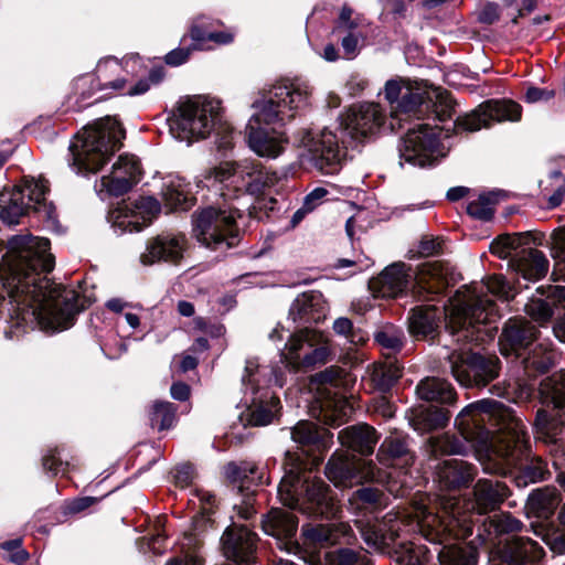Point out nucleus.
<instances>
[{
    "label": "nucleus",
    "mask_w": 565,
    "mask_h": 565,
    "mask_svg": "<svg viewBox=\"0 0 565 565\" xmlns=\"http://www.w3.org/2000/svg\"><path fill=\"white\" fill-rule=\"evenodd\" d=\"M50 241L30 234L9 241L8 253L0 263V302L10 299L15 324L40 327L46 331L70 328L75 316L85 309V299L46 279L54 267Z\"/></svg>",
    "instance_id": "f257e3e1"
},
{
    "label": "nucleus",
    "mask_w": 565,
    "mask_h": 565,
    "mask_svg": "<svg viewBox=\"0 0 565 565\" xmlns=\"http://www.w3.org/2000/svg\"><path fill=\"white\" fill-rule=\"evenodd\" d=\"M456 426L487 471L507 475L527 455L523 420L500 402L482 399L468 405L457 416Z\"/></svg>",
    "instance_id": "f03ea898"
},
{
    "label": "nucleus",
    "mask_w": 565,
    "mask_h": 565,
    "mask_svg": "<svg viewBox=\"0 0 565 565\" xmlns=\"http://www.w3.org/2000/svg\"><path fill=\"white\" fill-rule=\"evenodd\" d=\"M311 87L302 79H281L268 90L246 131L250 149L260 157L276 158L285 149V132L270 125H284L297 110L309 105Z\"/></svg>",
    "instance_id": "7ed1b4c3"
},
{
    "label": "nucleus",
    "mask_w": 565,
    "mask_h": 565,
    "mask_svg": "<svg viewBox=\"0 0 565 565\" xmlns=\"http://www.w3.org/2000/svg\"><path fill=\"white\" fill-rule=\"evenodd\" d=\"M503 300L514 297L515 291L502 275L489 276L482 284H476L456 292L445 307L447 328L458 343H480L491 337L486 326L499 317L495 302L489 295Z\"/></svg>",
    "instance_id": "20e7f679"
},
{
    "label": "nucleus",
    "mask_w": 565,
    "mask_h": 565,
    "mask_svg": "<svg viewBox=\"0 0 565 565\" xmlns=\"http://www.w3.org/2000/svg\"><path fill=\"white\" fill-rule=\"evenodd\" d=\"M509 494L504 482L480 479L473 488V502L456 497L445 498L440 512L422 509L418 524L429 540H436L446 532L457 539H466L472 534L477 515L498 509Z\"/></svg>",
    "instance_id": "39448f33"
},
{
    "label": "nucleus",
    "mask_w": 565,
    "mask_h": 565,
    "mask_svg": "<svg viewBox=\"0 0 565 565\" xmlns=\"http://www.w3.org/2000/svg\"><path fill=\"white\" fill-rule=\"evenodd\" d=\"M422 509H428L425 505H418L414 509L412 520L406 521L399 513H387L382 520H356L355 524L365 544L375 552L390 555L396 565H436L434 554L425 545L415 544L414 542L399 541L402 534L409 530H416L426 537L424 530L418 524ZM452 533L446 532L433 543H444Z\"/></svg>",
    "instance_id": "423d86ee"
},
{
    "label": "nucleus",
    "mask_w": 565,
    "mask_h": 565,
    "mask_svg": "<svg viewBox=\"0 0 565 565\" xmlns=\"http://www.w3.org/2000/svg\"><path fill=\"white\" fill-rule=\"evenodd\" d=\"M285 475L278 486L280 502L291 509H298L308 516L334 518L340 505L331 494L329 486L297 454L286 452Z\"/></svg>",
    "instance_id": "0eeeda50"
},
{
    "label": "nucleus",
    "mask_w": 565,
    "mask_h": 565,
    "mask_svg": "<svg viewBox=\"0 0 565 565\" xmlns=\"http://www.w3.org/2000/svg\"><path fill=\"white\" fill-rule=\"evenodd\" d=\"M280 180V175L256 161H225L205 169L198 178L199 188H206L225 201H236L246 193L259 194Z\"/></svg>",
    "instance_id": "6e6552de"
},
{
    "label": "nucleus",
    "mask_w": 565,
    "mask_h": 565,
    "mask_svg": "<svg viewBox=\"0 0 565 565\" xmlns=\"http://www.w3.org/2000/svg\"><path fill=\"white\" fill-rule=\"evenodd\" d=\"M384 97L392 105L393 120L408 121L434 115L439 121L450 119L455 113V100L440 88L405 78H392L384 86Z\"/></svg>",
    "instance_id": "1a4fd4ad"
},
{
    "label": "nucleus",
    "mask_w": 565,
    "mask_h": 565,
    "mask_svg": "<svg viewBox=\"0 0 565 565\" xmlns=\"http://www.w3.org/2000/svg\"><path fill=\"white\" fill-rule=\"evenodd\" d=\"M125 130L113 117L97 119L78 132L70 145L72 167L77 173L97 172L121 147Z\"/></svg>",
    "instance_id": "9d476101"
},
{
    "label": "nucleus",
    "mask_w": 565,
    "mask_h": 565,
    "mask_svg": "<svg viewBox=\"0 0 565 565\" xmlns=\"http://www.w3.org/2000/svg\"><path fill=\"white\" fill-rule=\"evenodd\" d=\"M216 129L221 136L217 145L222 150L233 147V131L228 124L222 121L218 100L196 96L183 102L179 107V116L171 125L175 138L191 143L206 138Z\"/></svg>",
    "instance_id": "9b49d317"
},
{
    "label": "nucleus",
    "mask_w": 565,
    "mask_h": 565,
    "mask_svg": "<svg viewBox=\"0 0 565 565\" xmlns=\"http://www.w3.org/2000/svg\"><path fill=\"white\" fill-rule=\"evenodd\" d=\"M415 278L419 291L438 295L449 284L448 269L438 262L425 263L416 276L412 268L404 263L387 266L377 277L369 282V288L376 298H396L403 295L412 279Z\"/></svg>",
    "instance_id": "f8f14e48"
},
{
    "label": "nucleus",
    "mask_w": 565,
    "mask_h": 565,
    "mask_svg": "<svg viewBox=\"0 0 565 565\" xmlns=\"http://www.w3.org/2000/svg\"><path fill=\"white\" fill-rule=\"evenodd\" d=\"M223 201V205L207 206L193 214L195 237L212 249L232 247L238 237L236 218L242 217L244 210L236 201Z\"/></svg>",
    "instance_id": "ddd939ff"
},
{
    "label": "nucleus",
    "mask_w": 565,
    "mask_h": 565,
    "mask_svg": "<svg viewBox=\"0 0 565 565\" xmlns=\"http://www.w3.org/2000/svg\"><path fill=\"white\" fill-rule=\"evenodd\" d=\"M530 244L529 232L503 234L490 244V252L500 258L511 257L512 269L525 280L535 281L546 275L548 260L541 250L532 248Z\"/></svg>",
    "instance_id": "4468645a"
},
{
    "label": "nucleus",
    "mask_w": 565,
    "mask_h": 565,
    "mask_svg": "<svg viewBox=\"0 0 565 565\" xmlns=\"http://www.w3.org/2000/svg\"><path fill=\"white\" fill-rule=\"evenodd\" d=\"M47 191L46 180L25 179L22 184L14 186L8 201L1 206L0 218L9 225L18 224L20 217L28 214L30 210L47 220L54 218V206L45 199Z\"/></svg>",
    "instance_id": "2eb2a0df"
},
{
    "label": "nucleus",
    "mask_w": 565,
    "mask_h": 565,
    "mask_svg": "<svg viewBox=\"0 0 565 565\" xmlns=\"http://www.w3.org/2000/svg\"><path fill=\"white\" fill-rule=\"evenodd\" d=\"M450 371L457 382L466 387L486 386L499 375V359L481 355L470 349H455L448 355Z\"/></svg>",
    "instance_id": "dca6fc26"
},
{
    "label": "nucleus",
    "mask_w": 565,
    "mask_h": 565,
    "mask_svg": "<svg viewBox=\"0 0 565 565\" xmlns=\"http://www.w3.org/2000/svg\"><path fill=\"white\" fill-rule=\"evenodd\" d=\"M330 353L328 339L321 332L306 328L290 337L281 359L287 366L298 371L326 363Z\"/></svg>",
    "instance_id": "f3484780"
},
{
    "label": "nucleus",
    "mask_w": 565,
    "mask_h": 565,
    "mask_svg": "<svg viewBox=\"0 0 565 565\" xmlns=\"http://www.w3.org/2000/svg\"><path fill=\"white\" fill-rule=\"evenodd\" d=\"M390 106L392 107L391 104ZM403 122L401 121L399 125L398 120H393L391 115L387 124V117L379 104L364 103L350 108L342 118L341 127L342 131L352 140L362 142L373 138L381 130L394 131L397 128H402Z\"/></svg>",
    "instance_id": "a211bd4d"
},
{
    "label": "nucleus",
    "mask_w": 565,
    "mask_h": 565,
    "mask_svg": "<svg viewBox=\"0 0 565 565\" xmlns=\"http://www.w3.org/2000/svg\"><path fill=\"white\" fill-rule=\"evenodd\" d=\"M347 376L348 373L343 369L330 366L312 377L321 395L334 390L333 396L326 397L320 404L319 419L326 425L339 426L352 412L351 405L339 394L347 385Z\"/></svg>",
    "instance_id": "6ab92c4d"
},
{
    "label": "nucleus",
    "mask_w": 565,
    "mask_h": 565,
    "mask_svg": "<svg viewBox=\"0 0 565 565\" xmlns=\"http://www.w3.org/2000/svg\"><path fill=\"white\" fill-rule=\"evenodd\" d=\"M273 374L267 367H262L256 359L246 361L245 373L243 375V385L250 390V394L255 395L263 385H267L271 379H265ZM249 407V424L253 426H265L273 422L280 409V401L275 396L262 395L258 399L253 396Z\"/></svg>",
    "instance_id": "aec40b11"
},
{
    "label": "nucleus",
    "mask_w": 565,
    "mask_h": 565,
    "mask_svg": "<svg viewBox=\"0 0 565 565\" xmlns=\"http://www.w3.org/2000/svg\"><path fill=\"white\" fill-rule=\"evenodd\" d=\"M439 132L427 124L409 128L398 147L399 158L414 167H429L441 157Z\"/></svg>",
    "instance_id": "412c9836"
},
{
    "label": "nucleus",
    "mask_w": 565,
    "mask_h": 565,
    "mask_svg": "<svg viewBox=\"0 0 565 565\" xmlns=\"http://www.w3.org/2000/svg\"><path fill=\"white\" fill-rule=\"evenodd\" d=\"M300 146L307 151L312 167L322 174H334L340 169L342 152L337 136L327 129L319 132L302 131Z\"/></svg>",
    "instance_id": "4be33fe9"
},
{
    "label": "nucleus",
    "mask_w": 565,
    "mask_h": 565,
    "mask_svg": "<svg viewBox=\"0 0 565 565\" xmlns=\"http://www.w3.org/2000/svg\"><path fill=\"white\" fill-rule=\"evenodd\" d=\"M521 119V106L512 100H488L469 114L458 116L454 122V130L477 131L482 127H490L494 122L504 120L518 121Z\"/></svg>",
    "instance_id": "5701e85b"
},
{
    "label": "nucleus",
    "mask_w": 565,
    "mask_h": 565,
    "mask_svg": "<svg viewBox=\"0 0 565 565\" xmlns=\"http://www.w3.org/2000/svg\"><path fill=\"white\" fill-rule=\"evenodd\" d=\"M126 71L122 64L114 57L100 61L95 74H86L75 81V89L83 99L89 98L94 93L108 90L126 94Z\"/></svg>",
    "instance_id": "b1692460"
},
{
    "label": "nucleus",
    "mask_w": 565,
    "mask_h": 565,
    "mask_svg": "<svg viewBox=\"0 0 565 565\" xmlns=\"http://www.w3.org/2000/svg\"><path fill=\"white\" fill-rule=\"evenodd\" d=\"M326 475L335 487L351 488L376 478L377 470L371 460L334 454L327 463Z\"/></svg>",
    "instance_id": "393cba45"
},
{
    "label": "nucleus",
    "mask_w": 565,
    "mask_h": 565,
    "mask_svg": "<svg viewBox=\"0 0 565 565\" xmlns=\"http://www.w3.org/2000/svg\"><path fill=\"white\" fill-rule=\"evenodd\" d=\"M142 170L134 154H121L113 164L109 174L102 177L99 191L119 196L127 193L141 179Z\"/></svg>",
    "instance_id": "a878e982"
},
{
    "label": "nucleus",
    "mask_w": 565,
    "mask_h": 565,
    "mask_svg": "<svg viewBox=\"0 0 565 565\" xmlns=\"http://www.w3.org/2000/svg\"><path fill=\"white\" fill-rule=\"evenodd\" d=\"M542 332L524 318H511L507 321L499 339L500 352L504 356L520 359L532 347Z\"/></svg>",
    "instance_id": "bb28decb"
},
{
    "label": "nucleus",
    "mask_w": 565,
    "mask_h": 565,
    "mask_svg": "<svg viewBox=\"0 0 565 565\" xmlns=\"http://www.w3.org/2000/svg\"><path fill=\"white\" fill-rule=\"evenodd\" d=\"M160 212V203L152 196H140L119 209L114 226L121 232H140L148 226Z\"/></svg>",
    "instance_id": "cd10ccee"
},
{
    "label": "nucleus",
    "mask_w": 565,
    "mask_h": 565,
    "mask_svg": "<svg viewBox=\"0 0 565 565\" xmlns=\"http://www.w3.org/2000/svg\"><path fill=\"white\" fill-rule=\"evenodd\" d=\"M535 428L539 438H543L544 441L553 445L551 455L553 467L557 471L556 480L565 492V446L557 439L562 431V420L559 417L550 414L545 408H541L536 413Z\"/></svg>",
    "instance_id": "c85d7f7f"
},
{
    "label": "nucleus",
    "mask_w": 565,
    "mask_h": 565,
    "mask_svg": "<svg viewBox=\"0 0 565 565\" xmlns=\"http://www.w3.org/2000/svg\"><path fill=\"white\" fill-rule=\"evenodd\" d=\"M544 550L537 542L513 536L502 550L490 557V565H541Z\"/></svg>",
    "instance_id": "c756f323"
},
{
    "label": "nucleus",
    "mask_w": 565,
    "mask_h": 565,
    "mask_svg": "<svg viewBox=\"0 0 565 565\" xmlns=\"http://www.w3.org/2000/svg\"><path fill=\"white\" fill-rule=\"evenodd\" d=\"M233 468L235 478L239 480L238 491L241 494V502L234 505L237 514L243 520H249L256 514L255 509V491L249 490V484L255 486L268 483V478L264 479V473L258 471V467L253 462H243L239 467L230 466Z\"/></svg>",
    "instance_id": "7c9ffc66"
},
{
    "label": "nucleus",
    "mask_w": 565,
    "mask_h": 565,
    "mask_svg": "<svg viewBox=\"0 0 565 565\" xmlns=\"http://www.w3.org/2000/svg\"><path fill=\"white\" fill-rule=\"evenodd\" d=\"M222 548L225 557L235 563H248L256 548V534L248 527L233 524L222 536Z\"/></svg>",
    "instance_id": "2f4dec72"
},
{
    "label": "nucleus",
    "mask_w": 565,
    "mask_h": 565,
    "mask_svg": "<svg viewBox=\"0 0 565 565\" xmlns=\"http://www.w3.org/2000/svg\"><path fill=\"white\" fill-rule=\"evenodd\" d=\"M530 376L546 373L558 359V353L550 337L537 335L536 341L520 358Z\"/></svg>",
    "instance_id": "473e14b6"
},
{
    "label": "nucleus",
    "mask_w": 565,
    "mask_h": 565,
    "mask_svg": "<svg viewBox=\"0 0 565 565\" xmlns=\"http://www.w3.org/2000/svg\"><path fill=\"white\" fill-rule=\"evenodd\" d=\"M184 248V235H159L148 244L140 260L143 265H152L161 260L177 264L182 258Z\"/></svg>",
    "instance_id": "72a5a7b5"
},
{
    "label": "nucleus",
    "mask_w": 565,
    "mask_h": 565,
    "mask_svg": "<svg viewBox=\"0 0 565 565\" xmlns=\"http://www.w3.org/2000/svg\"><path fill=\"white\" fill-rule=\"evenodd\" d=\"M302 534L307 542L328 546L333 544H351L354 540L352 527L348 523L306 524L302 526Z\"/></svg>",
    "instance_id": "f704fd0d"
},
{
    "label": "nucleus",
    "mask_w": 565,
    "mask_h": 565,
    "mask_svg": "<svg viewBox=\"0 0 565 565\" xmlns=\"http://www.w3.org/2000/svg\"><path fill=\"white\" fill-rule=\"evenodd\" d=\"M289 317L299 324L318 323L326 318V301L319 291L303 292L292 302Z\"/></svg>",
    "instance_id": "c9c22d12"
},
{
    "label": "nucleus",
    "mask_w": 565,
    "mask_h": 565,
    "mask_svg": "<svg viewBox=\"0 0 565 565\" xmlns=\"http://www.w3.org/2000/svg\"><path fill=\"white\" fill-rule=\"evenodd\" d=\"M338 439L340 444L361 455H370L379 440L375 429L366 424L354 425L342 429Z\"/></svg>",
    "instance_id": "e433bc0d"
},
{
    "label": "nucleus",
    "mask_w": 565,
    "mask_h": 565,
    "mask_svg": "<svg viewBox=\"0 0 565 565\" xmlns=\"http://www.w3.org/2000/svg\"><path fill=\"white\" fill-rule=\"evenodd\" d=\"M441 311L435 306H419L413 309L409 331L420 338H434L439 328Z\"/></svg>",
    "instance_id": "4c0bfd02"
},
{
    "label": "nucleus",
    "mask_w": 565,
    "mask_h": 565,
    "mask_svg": "<svg viewBox=\"0 0 565 565\" xmlns=\"http://www.w3.org/2000/svg\"><path fill=\"white\" fill-rule=\"evenodd\" d=\"M264 532L277 539H291L298 527L297 516L281 509H271L262 521Z\"/></svg>",
    "instance_id": "58836bf2"
},
{
    "label": "nucleus",
    "mask_w": 565,
    "mask_h": 565,
    "mask_svg": "<svg viewBox=\"0 0 565 565\" xmlns=\"http://www.w3.org/2000/svg\"><path fill=\"white\" fill-rule=\"evenodd\" d=\"M416 393L420 399L441 404H452L457 398L451 384L435 376L422 380L416 387Z\"/></svg>",
    "instance_id": "ea45409f"
},
{
    "label": "nucleus",
    "mask_w": 565,
    "mask_h": 565,
    "mask_svg": "<svg viewBox=\"0 0 565 565\" xmlns=\"http://www.w3.org/2000/svg\"><path fill=\"white\" fill-rule=\"evenodd\" d=\"M476 468L459 459H448L439 469V480L448 488L467 486L475 476Z\"/></svg>",
    "instance_id": "a19ab883"
},
{
    "label": "nucleus",
    "mask_w": 565,
    "mask_h": 565,
    "mask_svg": "<svg viewBox=\"0 0 565 565\" xmlns=\"http://www.w3.org/2000/svg\"><path fill=\"white\" fill-rule=\"evenodd\" d=\"M435 554L440 565H476L479 555L473 542L445 544L441 548H436Z\"/></svg>",
    "instance_id": "79ce46f5"
},
{
    "label": "nucleus",
    "mask_w": 565,
    "mask_h": 565,
    "mask_svg": "<svg viewBox=\"0 0 565 565\" xmlns=\"http://www.w3.org/2000/svg\"><path fill=\"white\" fill-rule=\"evenodd\" d=\"M541 403L554 409H565V371L542 380L539 387Z\"/></svg>",
    "instance_id": "37998d69"
},
{
    "label": "nucleus",
    "mask_w": 565,
    "mask_h": 565,
    "mask_svg": "<svg viewBox=\"0 0 565 565\" xmlns=\"http://www.w3.org/2000/svg\"><path fill=\"white\" fill-rule=\"evenodd\" d=\"M376 458L385 467L407 466L413 461L406 441L394 437L386 438L381 444Z\"/></svg>",
    "instance_id": "c03bdc74"
},
{
    "label": "nucleus",
    "mask_w": 565,
    "mask_h": 565,
    "mask_svg": "<svg viewBox=\"0 0 565 565\" xmlns=\"http://www.w3.org/2000/svg\"><path fill=\"white\" fill-rule=\"evenodd\" d=\"M561 495L555 487L534 490L526 502V509L537 518H548L557 508Z\"/></svg>",
    "instance_id": "a18cd8bd"
},
{
    "label": "nucleus",
    "mask_w": 565,
    "mask_h": 565,
    "mask_svg": "<svg viewBox=\"0 0 565 565\" xmlns=\"http://www.w3.org/2000/svg\"><path fill=\"white\" fill-rule=\"evenodd\" d=\"M522 523L508 513H501L484 521L478 526L477 539L479 544H484L491 540L492 533L495 536L501 534L515 533L521 530Z\"/></svg>",
    "instance_id": "49530a36"
},
{
    "label": "nucleus",
    "mask_w": 565,
    "mask_h": 565,
    "mask_svg": "<svg viewBox=\"0 0 565 565\" xmlns=\"http://www.w3.org/2000/svg\"><path fill=\"white\" fill-rule=\"evenodd\" d=\"M332 436L327 429L306 420L299 422L291 429L292 440L301 446L316 445L318 448H327Z\"/></svg>",
    "instance_id": "de8ad7c7"
},
{
    "label": "nucleus",
    "mask_w": 565,
    "mask_h": 565,
    "mask_svg": "<svg viewBox=\"0 0 565 565\" xmlns=\"http://www.w3.org/2000/svg\"><path fill=\"white\" fill-rule=\"evenodd\" d=\"M402 375V366L396 360L387 359L375 363L371 371V381L380 392H387Z\"/></svg>",
    "instance_id": "09e8293b"
},
{
    "label": "nucleus",
    "mask_w": 565,
    "mask_h": 565,
    "mask_svg": "<svg viewBox=\"0 0 565 565\" xmlns=\"http://www.w3.org/2000/svg\"><path fill=\"white\" fill-rule=\"evenodd\" d=\"M162 195L166 204L171 209L188 210L190 207V192L188 184L180 178H172L164 183Z\"/></svg>",
    "instance_id": "8fccbe9b"
},
{
    "label": "nucleus",
    "mask_w": 565,
    "mask_h": 565,
    "mask_svg": "<svg viewBox=\"0 0 565 565\" xmlns=\"http://www.w3.org/2000/svg\"><path fill=\"white\" fill-rule=\"evenodd\" d=\"M449 418L450 416L448 411L437 407H428L420 411L414 417L413 425L416 430L426 433L445 427L449 422Z\"/></svg>",
    "instance_id": "3c124183"
},
{
    "label": "nucleus",
    "mask_w": 565,
    "mask_h": 565,
    "mask_svg": "<svg viewBox=\"0 0 565 565\" xmlns=\"http://www.w3.org/2000/svg\"><path fill=\"white\" fill-rule=\"evenodd\" d=\"M179 544L182 556L169 561L167 565H203L204 559L200 554L201 542L195 534H184Z\"/></svg>",
    "instance_id": "603ef678"
},
{
    "label": "nucleus",
    "mask_w": 565,
    "mask_h": 565,
    "mask_svg": "<svg viewBox=\"0 0 565 565\" xmlns=\"http://www.w3.org/2000/svg\"><path fill=\"white\" fill-rule=\"evenodd\" d=\"M326 565H373L367 552L363 548H339L326 555Z\"/></svg>",
    "instance_id": "864d4df0"
},
{
    "label": "nucleus",
    "mask_w": 565,
    "mask_h": 565,
    "mask_svg": "<svg viewBox=\"0 0 565 565\" xmlns=\"http://www.w3.org/2000/svg\"><path fill=\"white\" fill-rule=\"evenodd\" d=\"M404 339L405 337L403 330L392 324L383 327L374 334L375 342L383 350L387 351V359H390L391 354H395L403 349Z\"/></svg>",
    "instance_id": "5fc2aeb1"
},
{
    "label": "nucleus",
    "mask_w": 565,
    "mask_h": 565,
    "mask_svg": "<svg viewBox=\"0 0 565 565\" xmlns=\"http://www.w3.org/2000/svg\"><path fill=\"white\" fill-rule=\"evenodd\" d=\"M548 475L546 462L539 457H534L522 468L515 481L519 487H525L529 483L544 480Z\"/></svg>",
    "instance_id": "6e6d98bb"
},
{
    "label": "nucleus",
    "mask_w": 565,
    "mask_h": 565,
    "mask_svg": "<svg viewBox=\"0 0 565 565\" xmlns=\"http://www.w3.org/2000/svg\"><path fill=\"white\" fill-rule=\"evenodd\" d=\"M383 492L376 488L365 487L356 490L350 502L359 510L375 511L383 504Z\"/></svg>",
    "instance_id": "4d7b16f0"
},
{
    "label": "nucleus",
    "mask_w": 565,
    "mask_h": 565,
    "mask_svg": "<svg viewBox=\"0 0 565 565\" xmlns=\"http://www.w3.org/2000/svg\"><path fill=\"white\" fill-rule=\"evenodd\" d=\"M497 198L494 194H481L467 205L468 214L477 220L489 221L494 214Z\"/></svg>",
    "instance_id": "13d9d810"
},
{
    "label": "nucleus",
    "mask_w": 565,
    "mask_h": 565,
    "mask_svg": "<svg viewBox=\"0 0 565 565\" xmlns=\"http://www.w3.org/2000/svg\"><path fill=\"white\" fill-rule=\"evenodd\" d=\"M190 35L193 41L194 50H204L205 42L207 41L217 44H227L233 41V34L230 32H207L196 24L191 28Z\"/></svg>",
    "instance_id": "bf43d9fd"
},
{
    "label": "nucleus",
    "mask_w": 565,
    "mask_h": 565,
    "mask_svg": "<svg viewBox=\"0 0 565 565\" xmlns=\"http://www.w3.org/2000/svg\"><path fill=\"white\" fill-rule=\"evenodd\" d=\"M175 406L169 402H156L152 407L150 420L159 429L170 428L175 419Z\"/></svg>",
    "instance_id": "052dcab7"
},
{
    "label": "nucleus",
    "mask_w": 565,
    "mask_h": 565,
    "mask_svg": "<svg viewBox=\"0 0 565 565\" xmlns=\"http://www.w3.org/2000/svg\"><path fill=\"white\" fill-rule=\"evenodd\" d=\"M429 446L434 455L438 454H463L466 446L458 438L449 435L431 437Z\"/></svg>",
    "instance_id": "680f3d73"
},
{
    "label": "nucleus",
    "mask_w": 565,
    "mask_h": 565,
    "mask_svg": "<svg viewBox=\"0 0 565 565\" xmlns=\"http://www.w3.org/2000/svg\"><path fill=\"white\" fill-rule=\"evenodd\" d=\"M525 312L533 320L543 324L553 317V302L546 299L532 298L525 305Z\"/></svg>",
    "instance_id": "e2e57ef3"
},
{
    "label": "nucleus",
    "mask_w": 565,
    "mask_h": 565,
    "mask_svg": "<svg viewBox=\"0 0 565 565\" xmlns=\"http://www.w3.org/2000/svg\"><path fill=\"white\" fill-rule=\"evenodd\" d=\"M333 331L338 335L344 337L349 342L353 344L361 343L365 340V335L359 330L353 328V323L350 319L340 317L333 322Z\"/></svg>",
    "instance_id": "0e129e2a"
},
{
    "label": "nucleus",
    "mask_w": 565,
    "mask_h": 565,
    "mask_svg": "<svg viewBox=\"0 0 565 565\" xmlns=\"http://www.w3.org/2000/svg\"><path fill=\"white\" fill-rule=\"evenodd\" d=\"M164 76L163 67H153L149 73L148 79H140L135 85L127 88L126 95L136 96L149 90L151 84H158Z\"/></svg>",
    "instance_id": "69168bd1"
},
{
    "label": "nucleus",
    "mask_w": 565,
    "mask_h": 565,
    "mask_svg": "<svg viewBox=\"0 0 565 565\" xmlns=\"http://www.w3.org/2000/svg\"><path fill=\"white\" fill-rule=\"evenodd\" d=\"M352 15V8L344 4L340 11L334 32H353L359 26V20Z\"/></svg>",
    "instance_id": "338daca9"
},
{
    "label": "nucleus",
    "mask_w": 565,
    "mask_h": 565,
    "mask_svg": "<svg viewBox=\"0 0 565 565\" xmlns=\"http://www.w3.org/2000/svg\"><path fill=\"white\" fill-rule=\"evenodd\" d=\"M362 39V34L354 31L347 32V34L342 38L341 46L347 58H353L356 56L359 52V43Z\"/></svg>",
    "instance_id": "774afa93"
}]
</instances>
